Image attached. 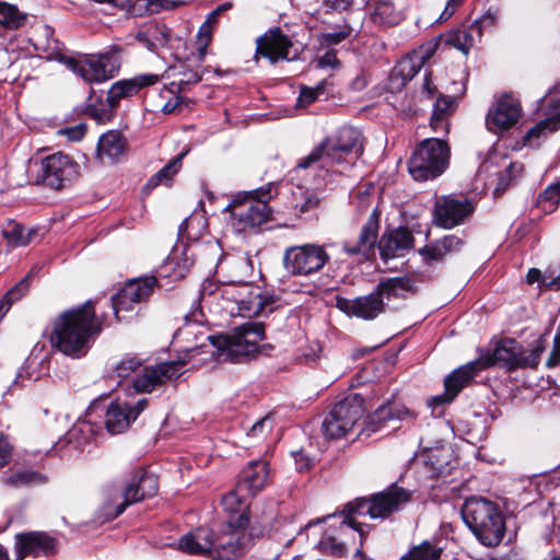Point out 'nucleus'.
I'll list each match as a JSON object with an SVG mask.
<instances>
[{
	"label": "nucleus",
	"mask_w": 560,
	"mask_h": 560,
	"mask_svg": "<svg viewBox=\"0 0 560 560\" xmlns=\"http://www.w3.org/2000/svg\"><path fill=\"white\" fill-rule=\"evenodd\" d=\"M544 351L545 341L541 338L535 340L530 349L524 348L514 339H503L487 360L471 361L447 375L444 380V393L428 399V406L435 408L451 404L476 374L489 365L500 364L509 370L536 369Z\"/></svg>",
	"instance_id": "obj_1"
},
{
	"label": "nucleus",
	"mask_w": 560,
	"mask_h": 560,
	"mask_svg": "<svg viewBox=\"0 0 560 560\" xmlns=\"http://www.w3.org/2000/svg\"><path fill=\"white\" fill-rule=\"evenodd\" d=\"M362 152L361 132L357 128L343 126L302 158L296 166L306 170L316 165L325 171L319 176L327 180L330 173H342L349 165H353Z\"/></svg>",
	"instance_id": "obj_2"
},
{
	"label": "nucleus",
	"mask_w": 560,
	"mask_h": 560,
	"mask_svg": "<svg viewBox=\"0 0 560 560\" xmlns=\"http://www.w3.org/2000/svg\"><path fill=\"white\" fill-rule=\"evenodd\" d=\"M411 498L412 492L410 490L399 487L397 483H392L387 489L373 494L370 499L362 498L347 503L338 514L334 513L324 518L308 522L306 527L338 516L340 518V532L352 528L360 534L362 539L368 533V529L366 526H363L362 523L357 521V517L369 515L372 520H385L393 513L402 509Z\"/></svg>",
	"instance_id": "obj_3"
},
{
	"label": "nucleus",
	"mask_w": 560,
	"mask_h": 560,
	"mask_svg": "<svg viewBox=\"0 0 560 560\" xmlns=\"http://www.w3.org/2000/svg\"><path fill=\"white\" fill-rule=\"evenodd\" d=\"M462 516L483 546L495 547L502 541L505 518L497 503L481 497H471L465 501Z\"/></svg>",
	"instance_id": "obj_4"
},
{
	"label": "nucleus",
	"mask_w": 560,
	"mask_h": 560,
	"mask_svg": "<svg viewBox=\"0 0 560 560\" xmlns=\"http://www.w3.org/2000/svg\"><path fill=\"white\" fill-rule=\"evenodd\" d=\"M450 147L438 138L422 140L415 149L408 162L410 175L419 182L434 179L448 166Z\"/></svg>",
	"instance_id": "obj_5"
},
{
	"label": "nucleus",
	"mask_w": 560,
	"mask_h": 560,
	"mask_svg": "<svg viewBox=\"0 0 560 560\" xmlns=\"http://www.w3.org/2000/svg\"><path fill=\"white\" fill-rule=\"evenodd\" d=\"M273 189V185L268 184L266 187L250 191L244 199L234 198L226 206L225 211L231 212L233 225L238 232L255 229L271 218L268 200Z\"/></svg>",
	"instance_id": "obj_6"
},
{
	"label": "nucleus",
	"mask_w": 560,
	"mask_h": 560,
	"mask_svg": "<svg viewBox=\"0 0 560 560\" xmlns=\"http://www.w3.org/2000/svg\"><path fill=\"white\" fill-rule=\"evenodd\" d=\"M363 404L364 399L359 394H350L335 404L322 424L325 438L337 440L346 436L363 417Z\"/></svg>",
	"instance_id": "obj_7"
},
{
	"label": "nucleus",
	"mask_w": 560,
	"mask_h": 560,
	"mask_svg": "<svg viewBox=\"0 0 560 560\" xmlns=\"http://www.w3.org/2000/svg\"><path fill=\"white\" fill-rule=\"evenodd\" d=\"M102 330L103 320L96 316L92 300L72 310V359L84 357Z\"/></svg>",
	"instance_id": "obj_8"
},
{
	"label": "nucleus",
	"mask_w": 560,
	"mask_h": 560,
	"mask_svg": "<svg viewBox=\"0 0 560 560\" xmlns=\"http://www.w3.org/2000/svg\"><path fill=\"white\" fill-rule=\"evenodd\" d=\"M265 338V328L261 323H246L237 327L232 334L208 339L213 346L223 349L235 359L248 358L257 353L259 342Z\"/></svg>",
	"instance_id": "obj_9"
},
{
	"label": "nucleus",
	"mask_w": 560,
	"mask_h": 560,
	"mask_svg": "<svg viewBox=\"0 0 560 560\" xmlns=\"http://www.w3.org/2000/svg\"><path fill=\"white\" fill-rule=\"evenodd\" d=\"M120 69L115 52L72 56V72L90 85L112 79Z\"/></svg>",
	"instance_id": "obj_10"
},
{
	"label": "nucleus",
	"mask_w": 560,
	"mask_h": 560,
	"mask_svg": "<svg viewBox=\"0 0 560 560\" xmlns=\"http://www.w3.org/2000/svg\"><path fill=\"white\" fill-rule=\"evenodd\" d=\"M158 489V479L154 475L139 471L127 482L124 492L105 505L107 518L118 517L127 506L154 495Z\"/></svg>",
	"instance_id": "obj_11"
},
{
	"label": "nucleus",
	"mask_w": 560,
	"mask_h": 560,
	"mask_svg": "<svg viewBox=\"0 0 560 560\" xmlns=\"http://www.w3.org/2000/svg\"><path fill=\"white\" fill-rule=\"evenodd\" d=\"M329 258L324 246L304 244L285 249L283 266L293 276H308L322 270L329 261Z\"/></svg>",
	"instance_id": "obj_12"
},
{
	"label": "nucleus",
	"mask_w": 560,
	"mask_h": 560,
	"mask_svg": "<svg viewBox=\"0 0 560 560\" xmlns=\"http://www.w3.org/2000/svg\"><path fill=\"white\" fill-rule=\"evenodd\" d=\"M222 294L238 305L243 316H260L271 313L276 300L272 296L261 295L258 289L254 290L248 283H232L224 287Z\"/></svg>",
	"instance_id": "obj_13"
},
{
	"label": "nucleus",
	"mask_w": 560,
	"mask_h": 560,
	"mask_svg": "<svg viewBox=\"0 0 560 560\" xmlns=\"http://www.w3.org/2000/svg\"><path fill=\"white\" fill-rule=\"evenodd\" d=\"M475 211L471 200L454 195L435 198L433 223L443 229H453L463 224Z\"/></svg>",
	"instance_id": "obj_14"
},
{
	"label": "nucleus",
	"mask_w": 560,
	"mask_h": 560,
	"mask_svg": "<svg viewBox=\"0 0 560 560\" xmlns=\"http://www.w3.org/2000/svg\"><path fill=\"white\" fill-rule=\"evenodd\" d=\"M256 56L267 58L271 63L280 60H295L299 49L294 47L291 38L280 27L267 31L256 40Z\"/></svg>",
	"instance_id": "obj_15"
},
{
	"label": "nucleus",
	"mask_w": 560,
	"mask_h": 560,
	"mask_svg": "<svg viewBox=\"0 0 560 560\" xmlns=\"http://www.w3.org/2000/svg\"><path fill=\"white\" fill-rule=\"evenodd\" d=\"M185 365L186 361L175 360L165 361L152 366H145L133 380V389L138 394L151 393L156 387L164 385L166 382L179 377Z\"/></svg>",
	"instance_id": "obj_16"
},
{
	"label": "nucleus",
	"mask_w": 560,
	"mask_h": 560,
	"mask_svg": "<svg viewBox=\"0 0 560 560\" xmlns=\"http://www.w3.org/2000/svg\"><path fill=\"white\" fill-rule=\"evenodd\" d=\"M158 285L155 277H142L129 280L125 287L112 298V305L118 322L120 312L132 311L133 304L147 301Z\"/></svg>",
	"instance_id": "obj_17"
},
{
	"label": "nucleus",
	"mask_w": 560,
	"mask_h": 560,
	"mask_svg": "<svg viewBox=\"0 0 560 560\" xmlns=\"http://www.w3.org/2000/svg\"><path fill=\"white\" fill-rule=\"evenodd\" d=\"M380 230V214L374 210L362 225L357 240H346L342 250L357 261H364L374 255Z\"/></svg>",
	"instance_id": "obj_18"
},
{
	"label": "nucleus",
	"mask_w": 560,
	"mask_h": 560,
	"mask_svg": "<svg viewBox=\"0 0 560 560\" xmlns=\"http://www.w3.org/2000/svg\"><path fill=\"white\" fill-rule=\"evenodd\" d=\"M521 105L516 98L505 94L489 108L486 126L489 131L498 133L512 128L521 117Z\"/></svg>",
	"instance_id": "obj_19"
},
{
	"label": "nucleus",
	"mask_w": 560,
	"mask_h": 560,
	"mask_svg": "<svg viewBox=\"0 0 560 560\" xmlns=\"http://www.w3.org/2000/svg\"><path fill=\"white\" fill-rule=\"evenodd\" d=\"M70 159L57 152L45 158L38 165L35 183L52 189H61L69 179Z\"/></svg>",
	"instance_id": "obj_20"
},
{
	"label": "nucleus",
	"mask_w": 560,
	"mask_h": 560,
	"mask_svg": "<svg viewBox=\"0 0 560 560\" xmlns=\"http://www.w3.org/2000/svg\"><path fill=\"white\" fill-rule=\"evenodd\" d=\"M337 307L350 316L371 320L384 312L385 303L376 288L372 293L353 300L339 298L337 300Z\"/></svg>",
	"instance_id": "obj_21"
},
{
	"label": "nucleus",
	"mask_w": 560,
	"mask_h": 560,
	"mask_svg": "<svg viewBox=\"0 0 560 560\" xmlns=\"http://www.w3.org/2000/svg\"><path fill=\"white\" fill-rule=\"evenodd\" d=\"M160 81V75L154 73H141L130 79H122L112 84L107 92L108 104L115 109L122 100L137 95L142 89L152 86Z\"/></svg>",
	"instance_id": "obj_22"
},
{
	"label": "nucleus",
	"mask_w": 560,
	"mask_h": 560,
	"mask_svg": "<svg viewBox=\"0 0 560 560\" xmlns=\"http://www.w3.org/2000/svg\"><path fill=\"white\" fill-rule=\"evenodd\" d=\"M412 244V233L402 226L385 232L377 243L381 258L385 261L405 256L411 249Z\"/></svg>",
	"instance_id": "obj_23"
},
{
	"label": "nucleus",
	"mask_w": 560,
	"mask_h": 560,
	"mask_svg": "<svg viewBox=\"0 0 560 560\" xmlns=\"http://www.w3.org/2000/svg\"><path fill=\"white\" fill-rule=\"evenodd\" d=\"M16 549L20 559L48 556L56 550V539L43 532L20 534L16 536Z\"/></svg>",
	"instance_id": "obj_24"
},
{
	"label": "nucleus",
	"mask_w": 560,
	"mask_h": 560,
	"mask_svg": "<svg viewBox=\"0 0 560 560\" xmlns=\"http://www.w3.org/2000/svg\"><path fill=\"white\" fill-rule=\"evenodd\" d=\"M269 474V465L266 460H252L240 474L238 489L254 497L268 483Z\"/></svg>",
	"instance_id": "obj_25"
},
{
	"label": "nucleus",
	"mask_w": 560,
	"mask_h": 560,
	"mask_svg": "<svg viewBox=\"0 0 560 560\" xmlns=\"http://www.w3.org/2000/svg\"><path fill=\"white\" fill-rule=\"evenodd\" d=\"M560 129V100L549 103L547 117L534 127H532L524 136V145L537 148L541 139H546L548 135Z\"/></svg>",
	"instance_id": "obj_26"
},
{
	"label": "nucleus",
	"mask_w": 560,
	"mask_h": 560,
	"mask_svg": "<svg viewBox=\"0 0 560 560\" xmlns=\"http://www.w3.org/2000/svg\"><path fill=\"white\" fill-rule=\"evenodd\" d=\"M409 417L412 418L413 413L408 408L396 402H388L378 407L369 417L361 433H365L369 436L371 433L382 431L390 420H402Z\"/></svg>",
	"instance_id": "obj_27"
},
{
	"label": "nucleus",
	"mask_w": 560,
	"mask_h": 560,
	"mask_svg": "<svg viewBox=\"0 0 560 560\" xmlns=\"http://www.w3.org/2000/svg\"><path fill=\"white\" fill-rule=\"evenodd\" d=\"M215 547L214 534L209 528H197L184 535L178 540V549L183 552L206 556Z\"/></svg>",
	"instance_id": "obj_28"
},
{
	"label": "nucleus",
	"mask_w": 560,
	"mask_h": 560,
	"mask_svg": "<svg viewBox=\"0 0 560 560\" xmlns=\"http://www.w3.org/2000/svg\"><path fill=\"white\" fill-rule=\"evenodd\" d=\"M482 36L481 26L478 23H471L467 27L454 28L440 35L445 46H452L460 50L464 55H468L477 39Z\"/></svg>",
	"instance_id": "obj_29"
},
{
	"label": "nucleus",
	"mask_w": 560,
	"mask_h": 560,
	"mask_svg": "<svg viewBox=\"0 0 560 560\" xmlns=\"http://www.w3.org/2000/svg\"><path fill=\"white\" fill-rule=\"evenodd\" d=\"M370 20L377 26L390 27L399 24L404 16L392 0H369Z\"/></svg>",
	"instance_id": "obj_30"
},
{
	"label": "nucleus",
	"mask_w": 560,
	"mask_h": 560,
	"mask_svg": "<svg viewBox=\"0 0 560 560\" xmlns=\"http://www.w3.org/2000/svg\"><path fill=\"white\" fill-rule=\"evenodd\" d=\"M127 148L128 142L124 135L118 130H110L100 137L96 152L101 160L115 162L126 153Z\"/></svg>",
	"instance_id": "obj_31"
},
{
	"label": "nucleus",
	"mask_w": 560,
	"mask_h": 560,
	"mask_svg": "<svg viewBox=\"0 0 560 560\" xmlns=\"http://www.w3.org/2000/svg\"><path fill=\"white\" fill-rule=\"evenodd\" d=\"M48 338L54 350L70 355V310L63 311L52 320Z\"/></svg>",
	"instance_id": "obj_32"
},
{
	"label": "nucleus",
	"mask_w": 560,
	"mask_h": 560,
	"mask_svg": "<svg viewBox=\"0 0 560 560\" xmlns=\"http://www.w3.org/2000/svg\"><path fill=\"white\" fill-rule=\"evenodd\" d=\"M130 415L127 402H110L105 415V424L108 432L119 434L126 431L131 422L135 421V418L130 417Z\"/></svg>",
	"instance_id": "obj_33"
},
{
	"label": "nucleus",
	"mask_w": 560,
	"mask_h": 560,
	"mask_svg": "<svg viewBox=\"0 0 560 560\" xmlns=\"http://www.w3.org/2000/svg\"><path fill=\"white\" fill-rule=\"evenodd\" d=\"M377 289L383 299L387 301L392 299H406L408 294H412L416 291L415 281L408 277L387 278L377 284Z\"/></svg>",
	"instance_id": "obj_34"
},
{
	"label": "nucleus",
	"mask_w": 560,
	"mask_h": 560,
	"mask_svg": "<svg viewBox=\"0 0 560 560\" xmlns=\"http://www.w3.org/2000/svg\"><path fill=\"white\" fill-rule=\"evenodd\" d=\"M188 151H184L173 158L166 165H164L159 172H156L154 175H152L144 188L147 190H152L159 185H166L171 186L173 177L178 173V171L182 168L183 159L187 154Z\"/></svg>",
	"instance_id": "obj_35"
},
{
	"label": "nucleus",
	"mask_w": 560,
	"mask_h": 560,
	"mask_svg": "<svg viewBox=\"0 0 560 560\" xmlns=\"http://www.w3.org/2000/svg\"><path fill=\"white\" fill-rule=\"evenodd\" d=\"M34 270H31L19 283L12 287L0 300V320L7 315L11 306L24 298L31 288Z\"/></svg>",
	"instance_id": "obj_36"
},
{
	"label": "nucleus",
	"mask_w": 560,
	"mask_h": 560,
	"mask_svg": "<svg viewBox=\"0 0 560 560\" xmlns=\"http://www.w3.org/2000/svg\"><path fill=\"white\" fill-rule=\"evenodd\" d=\"M97 407V402L93 401L88 410L85 418H79L74 425H72V436L74 435L78 446L90 442L98 430V425L91 419H86L92 416V412Z\"/></svg>",
	"instance_id": "obj_37"
},
{
	"label": "nucleus",
	"mask_w": 560,
	"mask_h": 560,
	"mask_svg": "<svg viewBox=\"0 0 560 560\" xmlns=\"http://www.w3.org/2000/svg\"><path fill=\"white\" fill-rule=\"evenodd\" d=\"M453 100L440 95L433 106V113L431 116L430 125L433 131L439 132L440 130L448 132V124L445 119L451 115L453 110Z\"/></svg>",
	"instance_id": "obj_38"
},
{
	"label": "nucleus",
	"mask_w": 560,
	"mask_h": 560,
	"mask_svg": "<svg viewBox=\"0 0 560 560\" xmlns=\"http://www.w3.org/2000/svg\"><path fill=\"white\" fill-rule=\"evenodd\" d=\"M45 476L31 469L11 470V472L3 479L4 485L13 488L42 485L45 483Z\"/></svg>",
	"instance_id": "obj_39"
},
{
	"label": "nucleus",
	"mask_w": 560,
	"mask_h": 560,
	"mask_svg": "<svg viewBox=\"0 0 560 560\" xmlns=\"http://www.w3.org/2000/svg\"><path fill=\"white\" fill-rule=\"evenodd\" d=\"M94 93L93 88L89 90L88 101L90 102L86 106V114L92 117L97 124H105L110 121L114 117L116 109L108 104L107 98L105 101L97 100L92 102V95Z\"/></svg>",
	"instance_id": "obj_40"
},
{
	"label": "nucleus",
	"mask_w": 560,
	"mask_h": 560,
	"mask_svg": "<svg viewBox=\"0 0 560 560\" xmlns=\"http://www.w3.org/2000/svg\"><path fill=\"white\" fill-rule=\"evenodd\" d=\"M37 229L26 230L23 225L13 223L8 225L3 234L8 243L12 246H26L34 241L37 235Z\"/></svg>",
	"instance_id": "obj_41"
},
{
	"label": "nucleus",
	"mask_w": 560,
	"mask_h": 560,
	"mask_svg": "<svg viewBox=\"0 0 560 560\" xmlns=\"http://www.w3.org/2000/svg\"><path fill=\"white\" fill-rule=\"evenodd\" d=\"M27 15L21 12L16 5L0 1V25L9 30L22 27Z\"/></svg>",
	"instance_id": "obj_42"
},
{
	"label": "nucleus",
	"mask_w": 560,
	"mask_h": 560,
	"mask_svg": "<svg viewBox=\"0 0 560 560\" xmlns=\"http://www.w3.org/2000/svg\"><path fill=\"white\" fill-rule=\"evenodd\" d=\"M292 195V207L296 214H303L319 206L320 199L315 191L298 187Z\"/></svg>",
	"instance_id": "obj_43"
},
{
	"label": "nucleus",
	"mask_w": 560,
	"mask_h": 560,
	"mask_svg": "<svg viewBox=\"0 0 560 560\" xmlns=\"http://www.w3.org/2000/svg\"><path fill=\"white\" fill-rule=\"evenodd\" d=\"M422 67L421 62L411 52L398 62L393 70L392 77L400 78V84L405 85L417 75Z\"/></svg>",
	"instance_id": "obj_44"
},
{
	"label": "nucleus",
	"mask_w": 560,
	"mask_h": 560,
	"mask_svg": "<svg viewBox=\"0 0 560 560\" xmlns=\"http://www.w3.org/2000/svg\"><path fill=\"white\" fill-rule=\"evenodd\" d=\"M142 365V360L137 355H125L109 373L113 381L119 384L122 380L129 377L131 373L136 372Z\"/></svg>",
	"instance_id": "obj_45"
},
{
	"label": "nucleus",
	"mask_w": 560,
	"mask_h": 560,
	"mask_svg": "<svg viewBox=\"0 0 560 560\" xmlns=\"http://www.w3.org/2000/svg\"><path fill=\"white\" fill-rule=\"evenodd\" d=\"M442 549L434 544L425 540L415 546L400 560H440Z\"/></svg>",
	"instance_id": "obj_46"
},
{
	"label": "nucleus",
	"mask_w": 560,
	"mask_h": 560,
	"mask_svg": "<svg viewBox=\"0 0 560 560\" xmlns=\"http://www.w3.org/2000/svg\"><path fill=\"white\" fill-rule=\"evenodd\" d=\"M250 497L252 495H249V493L240 490L238 485H236L234 490L230 491L222 498L221 503L226 512L241 513L247 509V499Z\"/></svg>",
	"instance_id": "obj_47"
},
{
	"label": "nucleus",
	"mask_w": 560,
	"mask_h": 560,
	"mask_svg": "<svg viewBox=\"0 0 560 560\" xmlns=\"http://www.w3.org/2000/svg\"><path fill=\"white\" fill-rule=\"evenodd\" d=\"M359 31L360 27L357 28L345 20L342 25L337 26L331 32L323 33L320 43L327 46L338 45L352 36L353 33H359Z\"/></svg>",
	"instance_id": "obj_48"
},
{
	"label": "nucleus",
	"mask_w": 560,
	"mask_h": 560,
	"mask_svg": "<svg viewBox=\"0 0 560 560\" xmlns=\"http://www.w3.org/2000/svg\"><path fill=\"white\" fill-rule=\"evenodd\" d=\"M560 201V183L549 185L537 198V206L547 213L553 212Z\"/></svg>",
	"instance_id": "obj_49"
},
{
	"label": "nucleus",
	"mask_w": 560,
	"mask_h": 560,
	"mask_svg": "<svg viewBox=\"0 0 560 560\" xmlns=\"http://www.w3.org/2000/svg\"><path fill=\"white\" fill-rule=\"evenodd\" d=\"M318 546L322 552L332 557H343L347 552L345 542L328 532L322 536Z\"/></svg>",
	"instance_id": "obj_50"
},
{
	"label": "nucleus",
	"mask_w": 560,
	"mask_h": 560,
	"mask_svg": "<svg viewBox=\"0 0 560 560\" xmlns=\"http://www.w3.org/2000/svg\"><path fill=\"white\" fill-rule=\"evenodd\" d=\"M214 16V13L211 14L205 21L201 26L199 27L198 34H197V51H198V59L199 61H202L207 55V48L210 45L212 40V30H211V19Z\"/></svg>",
	"instance_id": "obj_51"
},
{
	"label": "nucleus",
	"mask_w": 560,
	"mask_h": 560,
	"mask_svg": "<svg viewBox=\"0 0 560 560\" xmlns=\"http://www.w3.org/2000/svg\"><path fill=\"white\" fill-rule=\"evenodd\" d=\"M273 428V418L271 415H267L250 427L247 432V436L255 438L257 440H266L272 432Z\"/></svg>",
	"instance_id": "obj_52"
},
{
	"label": "nucleus",
	"mask_w": 560,
	"mask_h": 560,
	"mask_svg": "<svg viewBox=\"0 0 560 560\" xmlns=\"http://www.w3.org/2000/svg\"><path fill=\"white\" fill-rule=\"evenodd\" d=\"M240 538L241 533L230 528V533L228 535L214 537L215 547L212 551L218 552L220 550H228L231 552H236L241 546Z\"/></svg>",
	"instance_id": "obj_53"
},
{
	"label": "nucleus",
	"mask_w": 560,
	"mask_h": 560,
	"mask_svg": "<svg viewBox=\"0 0 560 560\" xmlns=\"http://www.w3.org/2000/svg\"><path fill=\"white\" fill-rule=\"evenodd\" d=\"M443 44L440 36L433 38L424 44H422L418 49L412 51V55L421 62L423 66L436 51L438 47Z\"/></svg>",
	"instance_id": "obj_54"
},
{
	"label": "nucleus",
	"mask_w": 560,
	"mask_h": 560,
	"mask_svg": "<svg viewBox=\"0 0 560 560\" xmlns=\"http://www.w3.org/2000/svg\"><path fill=\"white\" fill-rule=\"evenodd\" d=\"M201 80V75L191 69L185 70L179 73L178 80L171 83L173 89H177L179 92H184L189 85L196 84Z\"/></svg>",
	"instance_id": "obj_55"
},
{
	"label": "nucleus",
	"mask_w": 560,
	"mask_h": 560,
	"mask_svg": "<svg viewBox=\"0 0 560 560\" xmlns=\"http://www.w3.org/2000/svg\"><path fill=\"white\" fill-rule=\"evenodd\" d=\"M324 93V85L323 83L318 84L315 88H308L303 86L301 89L299 98H298V105L299 106H307L315 102L317 97Z\"/></svg>",
	"instance_id": "obj_56"
},
{
	"label": "nucleus",
	"mask_w": 560,
	"mask_h": 560,
	"mask_svg": "<svg viewBox=\"0 0 560 560\" xmlns=\"http://www.w3.org/2000/svg\"><path fill=\"white\" fill-rule=\"evenodd\" d=\"M419 253L423 256L425 261L441 260L447 254L443 250V246L439 241L422 247Z\"/></svg>",
	"instance_id": "obj_57"
},
{
	"label": "nucleus",
	"mask_w": 560,
	"mask_h": 560,
	"mask_svg": "<svg viewBox=\"0 0 560 560\" xmlns=\"http://www.w3.org/2000/svg\"><path fill=\"white\" fill-rule=\"evenodd\" d=\"M523 170H524V166L522 163H518V162L511 163L502 173H500L497 190L505 189L508 187L509 183L505 180V177H509L510 179L515 178L522 174Z\"/></svg>",
	"instance_id": "obj_58"
},
{
	"label": "nucleus",
	"mask_w": 560,
	"mask_h": 560,
	"mask_svg": "<svg viewBox=\"0 0 560 560\" xmlns=\"http://www.w3.org/2000/svg\"><path fill=\"white\" fill-rule=\"evenodd\" d=\"M357 0H322L326 12H343L352 8Z\"/></svg>",
	"instance_id": "obj_59"
},
{
	"label": "nucleus",
	"mask_w": 560,
	"mask_h": 560,
	"mask_svg": "<svg viewBox=\"0 0 560 560\" xmlns=\"http://www.w3.org/2000/svg\"><path fill=\"white\" fill-rule=\"evenodd\" d=\"M443 250L446 252V254H452L458 252L464 242L456 235H446L443 238L440 240Z\"/></svg>",
	"instance_id": "obj_60"
},
{
	"label": "nucleus",
	"mask_w": 560,
	"mask_h": 560,
	"mask_svg": "<svg viewBox=\"0 0 560 560\" xmlns=\"http://www.w3.org/2000/svg\"><path fill=\"white\" fill-rule=\"evenodd\" d=\"M316 67L319 69H337L340 67V61L338 60L335 51H327L316 60Z\"/></svg>",
	"instance_id": "obj_61"
},
{
	"label": "nucleus",
	"mask_w": 560,
	"mask_h": 560,
	"mask_svg": "<svg viewBox=\"0 0 560 560\" xmlns=\"http://www.w3.org/2000/svg\"><path fill=\"white\" fill-rule=\"evenodd\" d=\"M499 16L500 10L498 8H489L480 20L475 21L474 23L480 24L481 28L486 26H493L498 23Z\"/></svg>",
	"instance_id": "obj_62"
},
{
	"label": "nucleus",
	"mask_w": 560,
	"mask_h": 560,
	"mask_svg": "<svg viewBox=\"0 0 560 560\" xmlns=\"http://www.w3.org/2000/svg\"><path fill=\"white\" fill-rule=\"evenodd\" d=\"M13 447L7 438H0V468L9 464L12 457Z\"/></svg>",
	"instance_id": "obj_63"
},
{
	"label": "nucleus",
	"mask_w": 560,
	"mask_h": 560,
	"mask_svg": "<svg viewBox=\"0 0 560 560\" xmlns=\"http://www.w3.org/2000/svg\"><path fill=\"white\" fill-rule=\"evenodd\" d=\"M292 456L294 458L298 470L303 471L311 467L312 460L303 451L293 452Z\"/></svg>",
	"instance_id": "obj_64"
}]
</instances>
